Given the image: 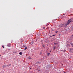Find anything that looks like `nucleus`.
Listing matches in <instances>:
<instances>
[{
    "instance_id": "nucleus-12",
    "label": "nucleus",
    "mask_w": 73,
    "mask_h": 73,
    "mask_svg": "<svg viewBox=\"0 0 73 73\" xmlns=\"http://www.w3.org/2000/svg\"><path fill=\"white\" fill-rule=\"evenodd\" d=\"M2 47H3V48H4V46H2Z\"/></svg>"
},
{
    "instance_id": "nucleus-21",
    "label": "nucleus",
    "mask_w": 73,
    "mask_h": 73,
    "mask_svg": "<svg viewBox=\"0 0 73 73\" xmlns=\"http://www.w3.org/2000/svg\"><path fill=\"white\" fill-rule=\"evenodd\" d=\"M72 37H73V35H72Z\"/></svg>"
},
{
    "instance_id": "nucleus-4",
    "label": "nucleus",
    "mask_w": 73,
    "mask_h": 73,
    "mask_svg": "<svg viewBox=\"0 0 73 73\" xmlns=\"http://www.w3.org/2000/svg\"><path fill=\"white\" fill-rule=\"evenodd\" d=\"M19 54H20V55H22V54H23V52H20L19 53Z\"/></svg>"
},
{
    "instance_id": "nucleus-3",
    "label": "nucleus",
    "mask_w": 73,
    "mask_h": 73,
    "mask_svg": "<svg viewBox=\"0 0 73 73\" xmlns=\"http://www.w3.org/2000/svg\"><path fill=\"white\" fill-rule=\"evenodd\" d=\"M33 41H32V42H30L29 44H31V45H32L33 44Z\"/></svg>"
},
{
    "instance_id": "nucleus-5",
    "label": "nucleus",
    "mask_w": 73,
    "mask_h": 73,
    "mask_svg": "<svg viewBox=\"0 0 73 73\" xmlns=\"http://www.w3.org/2000/svg\"><path fill=\"white\" fill-rule=\"evenodd\" d=\"M55 48H56V47L55 46V47H54V48H53L54 50H55V49H56Z\"/></svg>"
},
{
    "instance_id": "nucleus-8",
    "label": "nucleus",
    "mask_w": 73,
    "mask_h": 73,
    "mask_svg": "<svg viewBox=\"0 0 73 73\" xmlns=\"http://www.w3.org/2000/svg\"><path fill=\"white\" fill-rule=\"evenodd\" d=\"M11 64H10L9 65H7V66H8V67H9V66H11Z\"/></svg>"
},
{
    "instance_id": "nucleus-6",
    "label": "nucleus",
    "mask_w": 73,
    "mask_h": 73,
    "mask_svg": "<svg viewBox=\"0 0 73 73\" xmlns=\"http://www.w3.org/2000/svg\"><path fill=\"white\" fill-rule=\"evenodd\" d=\"M36 64H40L41 62H36Z\"/></svg>"
},
{
    "instance_id": "nucleus-2",
    "label": "nucleus",
    "mask_w": 73,
    "mask_h": 73,
    "mask_svg": "<svg viewBox=\"0 0 73 73\" xmlns=\"http://www.w3.org/2000/svg\"><path fill=\"white\" fill-rule=\"evenodd\" d=\"M62 27H64V24H61L59 25V28Z\"/></svg>"
},
{
    "instance_id": "nucleus-7",
    "label": "nucleus",
    "mask_w": 73,
    "mask_h": 73,
    "mask_svg": "<svg viewBox=\"0 0 73 73\" xmlns=\"http://www.w3.org/2000/svg\"><path fill=\"white\" fill-rule=\"evenodd\" d=\"M6 66H6V65H4L3 66V68H5V67Z\"/></svg>"
},
{
    "instance_id": "nucleus-16",
    "label": "nucleus",
    "mask_w": 73,
    "mask_h": 73,
    "mask_svg": "<svg viewBox=\"0 0 73 73\" xmlns=\"http://www.w3.org/2000/svg\"><path fill=\"white\" fill-rule=\"evenodd\" d=\"M56 32V33H57V31H56V32Z\"/></svg>"
},
{
    "instance_id": "nucleus-11",
    "label": "nucleus",
    "mask_w": 73,
    "mask_h": 73,
    "mask_svg": "<svg viewBox=\"0 0 73 73\" xmlns=\"http://www.w3.org/2000/svg\"><path fill=\"white\" fill-rule=\"evenodd\" d=\"M47 54H48V56H49V54H50V53H48Z\"/></svg>"
},
{
    "instance_id": "nucleus-13",
    "label": "nucleus",
    "mask_w": 73,
    "mask_h": 73,
    "mask_svg": "<svg viewBox=\"0 0 73 73\" xmlns=\"http://www.w3.org/2000/svg\"><path fill=\"white\" fill-rule=\"evenodd\" d=\"M16 53V52H13V53Z\"/></svg>"
},
{
    "instance_id": "nucleus-15",
    "label": "nucleus",
    "mask_w": 73,
    "mask_h": 73,
    "mask_svg": "<svg viewBox=\"0 0 73 73\" xmlns=\"http://www.w3.org/2000/svg\"><path fill=\"white\" fill-rule=\"evenodd\" d=\"M54 44H55V45H56V43H54Z\"/></svg>"
},
{
    "instance_id": "nucleus-14",
    "label": "nucleus",
    "mask_w": 73,
    "mask_h": 73,
    "mask_svg": "<svg viewBox=\"0 0 73 73\" xmlns=\"http://www.w3.org/2000/svg\"><path fill=\"white\" fill-rule=\"evenodd\" d=\"M64 51L65 52H66V50H64Z\"/></svg>"
},
{
    "instance_id": "nucleus-1",
    "label": "nucleus",
    "mask_w": 73,
    "mask_h": 73,
    "mask_svg": "<svg viewBox=\"0 0 73 73\" xmlns=\"http://www.w3.org/2000/svg\"><path fill=\"white\" fill-rule=\"evenodd\" d=\"M71 22H73V21L72 20L70 19V20H68V22L66 25V26H67L68 25H69V24H70V23Z\"/></svg>"
},
{
    "instance_id": "nucleus-20",
    "label": "nucleus",
    "mask_w": 73,
    "mask_h": 73,
    "mask_svg": "<svg viewBox=\"0 0 73 73\" xmlns=\"http://www.w3.org/2000/svg\"><path fill=\"white\" fill-rule=\"evenodd\" d=\"M71 45H73V44H71Z\"/></svg>"
},
{
    "instance_id": "nucleus-18",
    "label": "nucleus",
    "mask_w": 73,
    "mask_h": 73,
    "mask_svg": "<svg viewBox=\"0 0 73 73\" xmlns=\"http://www.w3.org/2000/svg\"><path fill=\"white\" fill-rule=\"evenodd\" d=\"M41 42H42V40H41Z\"/></svg>"
},
{
    "instance_id": "nucleus-19",
    "label": "nucleus",
    "mask_w": 73,
    "mask_h": 73,
    "mask_svg": "<svg viewBox=\"0 0 73 73\" xmlns=\"http://www.w3.org/2000/svg\"><path fill=\"white\" fill-rule=\"evenodd\" d=\"M1 55H0V56L1 57Z\"/></svg>"
},
{
    "instance_id": "nucleus-22",
    "label": "nucleus",
    "mask_w": 73,
    "mask_h": 73,
    "mask_svg": "<svg viewBox=\"0 0 73 73\" xmlns=\"http://www.w3.org/2000/svg\"><path fill=\"white\" fill-rule=\"evenodd\" d=\"M66 73V72H64V73Z\"/></svg>"
},
{
    "instance_id": "nucleus-17",
    "label": "nucleus",
    "mask_w": 73,
    "mask_h": 73,
    "mask_svg": "<svg viewBox=\"0 0 73 73\" xmlns=\"http://www.w3.org/2000/svg\"><path fill=\"white\" fill-rule=\"evenodd\" d=\"M55 36V35L52 36Z\"/></svg>"
},
{
    "instance_id": "nucleus-10",
    "label": "nucleus",
    "mask_w": 73,
    "mask_h": 73,
    "mask_svg": "<svg viewBox=\"0 0 73 73\" xmlns=\"http://www.w3.org/2000/svg\"><path fill=\"white\" fill-rule=\"evenodd\" d=\"M42 29H44V30H45V27H43Z\"/></svg>"
},
{
    "instance_id": "nucleus-9",
    "label": "nucleus",
    "mask_w": 73,
    "mask_h": 73,
    "mask_svg": "<svg viewBox=\"0 0 73 73\" xmlns=\"http://www.w3.org/2000/svg\"><path fill=\"white\" fill-rule=\"evenodd\" d=\"M27 49V47H25V50H26V49Z\"/></svg>"
}]
</instances>
